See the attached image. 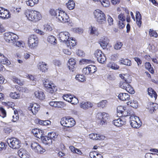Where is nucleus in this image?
Masks as SVG:
<instances>
[{"mask_svg": "<svg viewBox=\"0 0 158 158\" xmlns=\"http://www.w3.org/2000/svg\"><path fill=\"white\" fill-rule=\"evenodd\" d=\"M96 117L99 120L100 124L103 125L106 124L109 116L108 114L105 112H99L97 114Z\"/></svg>", "mask_w": 158, "mask_h": 158, "instance_id": "8", "label": "nucleus"}, {"mask_svg": "<svg viewBox=\"0 0 158 158\" xmlns=\"http://www.w3.org/2000/svg\"><path fill=\"white\" fill-rule=\"evenodd\" d=\"M149 35L151 37H154L156 38L157 37V34L156 32L152 29H150L149 30Z\"/></svg>", "mask_w": 158, "mask_h": 158, "instance_id": "46", "label": "nucleus"}, {"mask_svg": "<svg viewBox=\"0 0 158 158\" xmlns=\"http://www.w3.org/2000/svg\"><path fill=\"white\" fill-rule=\"evenodd\" d=\"M38 43V38L36 35H31L29 37L28 40V44L30 48L31 49L35 48L37 46Z\"/></svg>", "mask_w": 158, "mask_h": 158, "instance_id": "5", "label": "nucleus"}, {"mask_svg": "<svg viewBox=\"0 0 158 158\" xmlns=\"http://www.w3.org/2000/svg\"><path fill=\"white\" fill-rule=\"evenodd\" d=\"M70 102L72 104L76 105L78 103V99L76 97H72Z\"/></svg>", "mask_w": 158, "mask_h": 158, "instance_id": "53", "label": "nucleus"}, {"mask_svg": "<svg viewBox=\"0 0 158 158\" xmlns=\"http://www.w3.org/2000/svg\"><path fill=\"white\" fill-rule=\"evenodd\" d=\"M48 41L51 44L53 45H55L57 44V41L55 37L52 35H50L48 37Z\"/></svg>", "mask_w": 158, "mask_h": 158, "instance_id": "30", "label": "nucleus"}, {"mask_svg": "<svg viewBox=\"0 0 158 158\" xmlns=\"http://www.w3.org/2000/svg\"><path fill=\"white\" fill-rule=\"evenodd\" d=\"M60 10L59 9H57L56 10H55L53 9H50L49 11V12L50 15L52 16H56V18L57 15H58V13H59Z\"/></svg>", "mask_w": 158, "mask_h": 158, "instance_id": "38", "label": "nucleus"}, {"mask_svg": "<svg viewBox=\"0 0 158 158\" xmlns=\"http://www.w3.org/2000/svg\"><path fill=\"white\" fill-rule=\"evenodd\" d=\"M120 77L123 79L119 84V87L131 94L135 93L133 88L130 85L132 81L131 77L128 74H120Z\"/></svg>", "mask_w": 158, "mask_h": 158, "instance_id": "1", "label": "nucleus"}, {"mask_svg": "<svg viewBox=\"0 0 158 158\" xmlns=\"http://www.w3.org/2000/svg\"><path fill=\"white\" fill-rule=\"evenodd\" d=\"M39 106L36 103H31L28 107L29 110L31 111L34 114H35L39 110Z\"/></svg>", "mask_w": 158, "mask_h": 158, "instance_id": "16", "label": "nucleus"}, {"mask_svg": "<svg viewBox=\"0 0 158 158\" xmlns=\"http://www.w3.org/2000/svg\"><path fill=\"white\" fill-rule=\"evenodd\" d=\"M38 123L39 124L44 126H48L51 124V122L49 120H41L38 119Z\"/></svg>", "mask_w": 158, "mask_h": 158, "instance_id": "37", "label": "nucleus"}, {"mask_svg": "<svg viewBox=\"0 0 158 158\" xmlns=\"http://www.w3.org/2000/svg\"><path fill=\"white\" fill-rule=\"evenodd\" d=\"M25 15L28 20L34 22L39 21L41 18L40 13L35 10L28 11L26 13Z\"/></svg>", "mask_w": 158, "mask_h": 158, "instance_id": "2", "label": "nucleus"}, {"mask_svg": "<svg viewBox=\"0 0 158 158\" xmlns=\"http://www.w3.org/2000/svg\"><path fill=\"white\" fill-rule=\"evenodd\" d=\"M70 34L67 31H63L60 32L57 35V37L61 42L66 43L68 40L69 39Z\"/></svg>", "mask_w": 158, "mask_h": 158, "instance_id": "11", "label": "nucleus"}, {"mask_svg": "<svg viewBox=\"0 0 158 158\" xmlns=\"http://www.w3.org/2000/svg\"><path fill=\"white\" fill-rule=\"evenodd\" d=\"M99 42L101 46L103 49H105L109 44V40L107 37H103L100 39Z\"/></svg>", "mask_w": 158, "mask_h": 158, "instance_id": "20", "label": "nucleus"}, {"mask_svg": "<svg viewBox=\"0 0 158 158\" xmlns=\"http://www.w3.org/2000/svg\"><path fill=\"white\" fill-rule=\"evenodd\" d=\"M73 96L71 94H66L64 95L63 99L68 102H70Z\"/></svg>", "mask_w": 158, "mask_h": 158, "instance_id": "47", "label": "nucleus"}, {"mask_svg": "<svg viewBox=\"0 0 158 158\" xmlns=\"http://www.w3.org/2000/svg\"><path fill=\"white\" fill-rule=\"evenodd\" d=\"M126 122L124 119L123 120L120 118L114 120L113 121V123L117 127H121L123 125L126 124Z\"/></svg>", "mask_w": 158, "mask_h": 158, "instance_id": "22", "label": "nucleus"}, {"mask_svg": "<svg viewBox=\"0 0 158 158\" xmlns=\"http://www.w3.org/2000/svg\"><path fill=\"white\" fill-rule=\"evenodd\" d=\"M118 19L119 20V21L122 22H124L125 21L126 18L123 14H120L118 16Z\"/></svg>", "mask_w": 158, "mask_h": 158, "instance_id": "54", "label": "nucleus"}, {"mask_svg": "<svg viewBox=\"0 0 158 158\" xmlns=\"http://www.w3.org/2000/svg\"><path fill=\"white\" fill-rule=\"evenodd\" d=\"M120 63L123 64L130 66L131 64V61L127 59H122L119 61Z\"/></svg>", "mask_w": 158, "mask_h": 158, "instance_id": "32", "label": "nucleus"}, {"mask_svg": "<svg viewBox=\"0 0 158 158\" xmlns=\"http://www.w3.org/2000/svg\"><path fill=\"white\" fill-rule=\"evenodd\" d=\"M56 18L62 23L68 22L69 21V16L63 10H60V12L56 16Z\"/></svg>", "mask_w": 158, "mask_h": 158, "instance_id": "14", "label": "nucleus"}, {"mask_svg": "<svg viewBox=\"0 0 158 158\" xmlns=\"http://www.w3.org/2000/svg\"><path fill=\"white\" fill-rule=\"evenodd\" d=\"M7 142L9 147L13 149H18L21 146L20 141L15 138L8 139Z\"/></svg>", "mask_w": 158, "mask_h": 158, "instance_id": "4", "label": "nucleus"}, {"mask_svg": "<svg viewBox=\"0 0 158 158\" xmlns=\"http://www.w3.org/2000/svg\"><path fill=\"white\" fill-rule=\"evenodd\" d=\"M67 6L69 10H73L75 6V3L73 0H69L66 3Z\"/></svg>", "mask_w": 158, "mask_h": 158, "instance_id": "31", "label": "nucleus"}, {"mask_svg": "<svg viewBox=\"0 0 158 158\" xmlns=\"http://www.w3.org/2000/svg\"><path fill=\"white\" fill-rule=\"evenodd\" d=\"M80 62L83 64H87L92 63V61L90 60L82 59L80 60Z\"/></svg>", "mask_w": 158, "mask_h": 158, "instance_id": "51", "label": "nucleus"}, {"mask_svg": "<svg viewBox=\"0 0 158 158\" xmlns=\"http://www.w3.org/2000/svg\"><path fill=\"white\" fill-rule=\"evenodd\" d=\"M89 137L90 139L95 140H103L105 138V136L102 135L95 133L89 134Z\"/></svg>", "mask_w": 158, "mask_h": 158, "instance_id": "19", "label": "nucleus"}, {"mask_svg": "<svg viewBox=\"0 0 158 158\" xmlns=\"http://www.w3.org/2000/svg\"><path fill=\"white\" fill-rule=\"evenodd\" d=\"M43 143L46 145H49L52 143V141L51 139H50L48 136H43L41 138Z\"/></svg>", "mask_w": 158, "mask_h": 158, "instance_id": "29", "label": "nucleus"}, {"mask_svg": "<svg viewBox=\"0 0 158 158\" xmlns=\"http://www.w3.org/2000/svg\"><path fill=\"white\" fill-rule=\"evenodd\" d=\"M38 69L42 72H45L47 71L48 67L46 64L44 62H40L38 64Z\"/></svg>", "mask_w": 158, "mask_h": 158, "instance_id": "23", "label": "nucleus"}, {"mask_svg": "<svg viewBox=\"0 0 158 158\" xmlns=\"http://www.w3.org/2000/svg\"><path fill=\"white\" fill-rule=\"evenodd\" d=\"M89 67L90 74L93 73L96 71L97 68L95 66L91 65H89Z\"/></svg>", "mask_w": 158, "mask_h": 158, "instance_id": "49", "label": "nucleus"}, {"mask_svg": "<svg viewBox=\"0 0 158 158\" xmlns=\"http://www.w3.org/2000/svg\"><path fill=\"white\" fill-rule=\"evenodd\" d=\"M147 108L150 113H153L158 108V104L156 103L149 102L147 105Z\"/></svg>", "mask_w": 158, "mask_h": 158, "instance_id": "17", "label": "nucleus"}, {"mask_svg": "<svg viewBox=\"0 0 158 158\" xmlns=\"http://www.w3.org/2000/svg\"><path fill=\"white\" fill-rule=\"evenodd\" d=\"M35 97L39 99L43 100L45 98V95L43 92L41 90H38L35 92Z\"/></svg>", "mask_w": 158, "mask_h": 158, "instance_id": "25", "label": "nucleus"}, {"mask_svg": "<svg viewBox=\"0 0 158 158\" xmlns=\"http://www.w3.org/2000/svg\"><path fill=\"white\" fill-rule=\"evenodd\" d=\"M43 134V131L41 130H39L38 132H37V133L35 137L39 139L41 138H41L43 137L42 136Z\"/></svg>", "mask_w": 158, "mask_h": 158, "instance_id": "57", "label": "nucleus"}, {"mask_svg": "<svg viewBox=\"0 0 158 158\" xmlns=\"http://www.w3.org/2000/svg\"><path fill=\"white\" fill-rule=\"evenodd\" d=\"M75 64L76 62L74 59L73 58L69 59L68 64L69 69L73 72L74 71L73 69L75 68L74 66H75Z\"/></svg>", "mask_w": 158, "mask_h": 158, "instance_id": "27", "label": "nucleus"}, {"mask_svg": "<svg viewBox=\"0 0 158 158\" xmlns=\"http://www.w3.org/2000/svg\"><path fill=\"white\" fill-rule=\"evenodd\" d=\"M76 41L73 38H70L68 40V43L65 44H67L68 47L71 49L76 45Z\"/></svg>", "mask_w": 158, "mask_h": 158, "instance_id": "26", "label": "nucleus"}, {"mask_svg": "<svg viewBox=\"0 0 158 158\" xmlns=\"http://www.w3.org/2000/svg\"><path fill=\"white\" fill-rule=\"evenodd\" d=\"M31 147L35 152L42 154L45 151V150L38 143L32 142L31 144Z\"/></svg>", "mask_w": 158, "mask_h": 158, "instance_id": "13", "label": "nucleus"}, {"mask_svg": "<svg viewBox=\"0 0 158 158\" xmlns=\"http://www.w3.org/2000/svg\"><path fill=\"white\" fill-rule=\"evenodd\" d=\"M100 2L104 7H107L109 6V2L107 0H100Z\"/></svg>", "mask_w": 158, "mask_h": 158, "instance_id": "48", "label": "nucleus"}, {"mask_svg": "<svg viewBox=\"0 0 158 158\" xmlns=\"http://www.w3.org/2000/svg\"><path fill=\"white\" fill-rule=\"evenodd\" d=\"M6 116V112L2 107L0 108V116L4 118Z\"/></svg>", "mask_w": 158, "mask_h": 158, "instance_id": "50", "label": "nucleus"}, {"mask_svg": "<svg viewBox=\"0 0 158 158\" xmlns=\"http://www.w3.org/2000/svg\"><path fill=\"white\" fill-rule=\"evenodd\" d=\"M13 44L15 46L20 48H24L25 45L24 43L22 41H16L15 44Z\"/></svg>", "mask_w": 158, "mask_h": 158, "instance_id": "39", "label": "nucleus"}, {"mask_svg": "<svg viewBox=\"0 0 158 158\" xmlns=\"http://www.w3.org/2000/svg\"><path fill=\"white\" fill-rule=\"evenodd\" d=\"M44 30L46 31H50L52 30V27L48 24H46L44 26Z\"/></svg>", "mask_w": 158, "mask_h": 158, "instance_id": "60", "label": "nucleus"}, {"mask_svg": "<svg viewBox=\"0 0 158 158\" xmlns=\"http://www.w3.org/2000/svg\"><path fill=\"white\" fill-rule=\"evenodd\" d=\"M97 152L96 151L91 152L89 153V156L90 158H96Z\"/></svg>", "mask_w": 158, "mask_h": 158, "instance_id": "59", "label": "nucleus"}, {"mask_svg": "<svg viewBox=\"0 0 158 158\" xmlns=\"http://www.w3.org/2000/svg\"><path fill=\"white\" fill-rule=\"evenodd\" d=\"M76 79L80 82H83L85 79V76L82 75L78 74L76 76Z\"/></svg>", "mask_w": 158, "mask_h": 158, "instance_id": "42", "label": "nucleus"}, {"mask_svg": "<svg viewBox=\"0 0 158 158\" xmlns=\"http://www.w3.org/2000/svg\"><path fill=\"white\" fill-rule=\"evenodd\" d=\"M10 96L12 98L15 99H17L19 98L20 95L19 94L17 93L16 92L11 93L10 94Z\"/></svg>", "mask_w": 158, "mask_h": 158, "instance_id": "45", "label": "nucleus"}, {"mask_svg": "<svg viewBox=\"0 0 158 158\" xmlns=\"http://www.w3.org/2000/svg\"><path fill=\"white\" fill-rule=\"evenodd\" d=\"M0 62L3 64L6 65V66L9 65L10 64V61L4 56V58H2V60H0Z\"/></svg>", "mask_w": 158, "mask_h": 158, "instance_id": "43", "label": "nucleus"}, {"mask_svg": "<svg viewBox=\"0 0 158 158\" xmlns=\"http://www.w3.org/2000/svg\"><path fill=\"white\" fill-rule=\"evenodd\" d=\"M43 134V131L41 130H39L38 132H37V133L35 137L39 139L41 138H41L43 137L42 136Z\"/></svg>", "mask_w": 158, "mask_h": 158, "instance_id": "58", "label": "nucleus"}, {"mask_svg": "<svg viewBox=\"0 0 158 158\" xmlns=\"http://www.w3.org/2000/svg\"><path fill=\"white\" fill-rule=\"evenodd\" d=\"M148 93L151 98H154L156 99L157 97V94L156 92L151 88H149L148 89Z\"/></svg>", "mask_w": 158, "mask_h": 158, "instance_id": "28", "label": "nucleus"}, {"mask_svg": "<svg viewBox=\"0 0 158 158\" xmlns=\"http://www.w3.org/2000/svg\"><path fill=\"white\" fill-rule=\"evenodd\" d=\"M125 108L122 106H120L118 107L117 109V112L118 113H121L122 114L126 110Z\"/></svg>", "mask_w": 158, "mask_h": 158, "instance_id": "55", "label": "nucleus"}, {"mask_svg": "<svg viewBox=\"0 0 158 158\" xmlns=\"http://www.w3.org/2000/svg\"><path fill=\"white\" fill-rule=\"evenodd\" d=\"M130 119V124L133 128H137L141 126L142 123L138 117L134 115H131Z\"/></svg>", "mask_w": 158, "mask_h": 158, "instance_id": "9", "label": "nucleus"}, {"mask_svg": "<svg viewBox=\"0 0 158 158\" xmlns=\"http://www.w3.org/2000/svg\"><path fill=\"white\" fill-rule=\"evenodd\" d=\"M127 104L130 105L132 107L136 108L138 107V103L136 100L133 101V102H127Z\"/></svg>", "mask_w": 158, "mask_h": 158, "instance_id": "44", "label": "nucleus"}, {"mask_svg": "<svg viewBox=\"0 0 158 158\" xmlns=\"http://www.w3.org/2000/svg\"><path fill=\"white\" fill-rule=\"evenodd\" d=\"M94 14L96 20L99 24H104L106 22L105 15L101 10H96L94 11Z\"/></svg>", "mask_w": 158, "mask_h": 158, "instance_id": "3", "label": "nucleus"}, {"mask_svg": "<svg viewBox=\"0 0 158 158\" xmlns=\"http://www.w3.org/2000/svg\"><path fill=\"white\" fill-rule=\"evenodd\" d=\"M80 107L84 110H87L92 108L93 105L90 102H82L80 104Z\"/></svg>", "mask_w": 158, "mask_h": 158, "instance_id": "21", "label": "nucleus"}, {"mask_svg": "<svg viewBox=\"0 0 158 158\" xmlns=\"http://www.w3.org/2000/svg\"><path fill=\"white\" fill-rule=\"evenodd\" d=\"M48 136L50 139H51L52 140H54L58 136V135L54 132H50L48 134Z\"/></svg>", "mask_w": 158, "mask_h": 158, "instance_id": "40", "label": "nucleus"}, {"mask_svg": "<svg viewBox=\"0 0 158 158\" xmlns=\"http://www.w3.org/2000/svg\"><path fill=\"white\" fill-rule=\"evenodd\" d=\"M118 98L122 101H128L130 99L129 94L127 93H120L118 95Z\"/></svg>", "mask_w": 158, "mask_h": 158, "instance_id": "24", "label": "nucleus"}, {"mask_svg": "<svg viewBox=\"0 0 158 158\" xmlns=\"http://www.w3.org/2000/svg\"><path fill=\"white\" fill-rule=\"evenodd\" d=\"M18 154L19 156L21 158H29L30 154L25 150L20 149L18 152Z\"/></svg>", "mask_w": 158, "mask_h": 158, "instance_id": "18", "label": "nucleus"}, {"mask_svg": "<svg viewBox=\"0 0 158 158\" xmlns=\"http://www.w3.org/2000/svg\"><path fill=\"white\" fill-rule=\"evenodd\" d=\"M145 68L148 69L151 73L153 74L154 73L153 69L151 66V65L149 62H146L145 64Z\"/></svg>", "mask_w": 158, "mask_h": 158, "instance_id": "33", "label": "nucleus"}, {"mask_svg": "<svg viewBox=\"0 0 158 158\" xmlns=\"http://www.w3.org/2000/svg\"><path fill=\"white\" fill-rule=\"evenodd\" d=\"M125 25V24L124 23V22L118 21V26L120 29H123V28L124 27Z\"/></svg>", "mask_w": 158, "mask_h": 158, "instance_id": "63", "label": "nucleus"}, {"mask_svg": "<svg viewBox=\"0 0 158 158\" xmlns=\"http://www.w3.org/2000/svg\"><path fill=\"white\" fill-rule=\"evenodd\" d=\"M34 31L37 33L41 35H43L44 34V32L38 29H34Z\"/></svg>", "mask_w": 158, "mask_h": 158, "instance_id": "61", "label": "nucleus"}, {"mask_svg": "<svg viewBox=\"0 0 158 158\" xmlns=\"http://www.w3.org/2000/svg\"><path fill=\"white\" fill-rule=\"evenodd\" d=\"M109 66L111 69L114 70L117 69L119 68V66L114 63L109 64Z\"/></svg>", "mask_w": 158, "mask_h": 158, "instance_id": "56", "label": "nucleus"}, {"mask_svg": "<svg viewBox=\"0 0 158 158\" xmlns=\"http://www.w3.org/2000/svg\"><path fill=\"white\" fill-rule=\"evenodd\" d=\"M89 30L90 34L91 35H97L98 34L97 29L94 27L91 26L89 27Z\"/></svg>", "mask_w": 158, "mask_h": 158, "instance_id": "35", "label": "nucleus"}, {"mask_svg": "<svg viewBox=\"0 0 158 158\" xmlns=\"http://www.w3.org/2000/svg\"><path fill=\"white\" fill-rule=\"evenodd\" d=\"M108 22L109 25H111L113 24V19L110 16L108 15Z\"/></svg>", "mask_w": 158, "mask_h": 158, "instance_id": "62", "label": "nucleus"}, {"mask_svg": "<svg viewBox=\"0 0 158 158\" xmlns=\"http://www.w3.org/2000/svg\"><path fill=\"white\" fill-rule=\"evenodd\" d=\"M13 81L15 83H16L19 85L20 84V80L18 79L16 77H12V79Z\"/></svg>", "mask_w": 158, "mask_h": 158, "instance_id": "64", "label": "nucleus"}, {"mask_svg": "<svg viewBox=\"0 0 158 158\" xmlns=\"http://www.w3.org/2000/svg\"><path fill=\"white\" fill-rule=\"evenodd\" d=\"M4 39L7 42L15 44L17 40L18 36L15 34L10 32L5 33L4 34Z\"/></svg>", "mask_w": 158, "mask_h": 158, "instance_id": "6", "label": "nucleus"}, {"mask_svg": "<svg viewBox=\"0 0 158 158\" xmlns=\"http://www.w3.org/2000/svg\"><path fill=\"white\" fill-rule=\"evenodd\" d=\"M10 15L8 10L0 7V18L2 19H8L10 17Z\"/></svg>", "mask_w": 158, "mask_h": 158, "instance_id": "15", "label": "nucleus"}, {"mask_svg": "<svg viewBox=\"0 0 158 158\" xmlns=\"http://www.w3.org/2000/svg\"><path fill=\"white\" fill-rule=\"evenodd\" d=\"M44 86L46 88L48 92L52 94L56 91L57 89L55 85L48 80L46 79L44 82Z\"/></svg>", "mask_w": 158, "mask_h": 158, "instance_id": "10", "label": "nucleus"}, {"mask_svg": "<svg viewBox=\"0 0 158 158\" xmlns=\"http://www.w3.org/2000/svg\"><path fill=\"white\" fill-rule=\"evenodd\" d=\"M94 55L99 63L102 64L106 61V58L105 56L101 51L99 50H97L95 51Z\"/></svg>", "mask_w": 158, "mask_h": 158, "instance_id": "12", "label": "nucleus"}, {"mask_svg": "<svg viewBox=\"0 0 158 158\" xmlns=\"http://www.w3.org/2000/svg\"><path fill=\"white\" fill-rule=\"evenodd\" d=\"M107 102L106 100H102L97 104L98 107L100 108H105L107 104Z\"/></svg>", "mask_w": 158, "mask_h": 158, "instance_id": "34", "label": "nucleus"}, {"mask_svg": "<svg viewBox=\"0 0 158 158\" xmlns=\"http://www.w3.org/2000/svg\"><path fill=\"white\" fill-rule=\"evenodd\" d=\"M38 1L39 0H28L26 1V3L27 5L33 6L38 3Z\"/></svg>", "mask_w": 158, "mask_h": 158, "instance_id": "36", "label": "nucleus"}, {"mask_svg": "<svg viewBox=\"0 0 158 158\" xmlns=\"http://www.w3.org/2000/svg\"><path fill=\"white\" fill-rule=\"evenodd\" d=\"M60 123L64 126L68 127H71L75 125V122L73 118H68L64 117L62 118Z\"/></svg>", "mask_w": 158, "mask_h": 158, "instance_id": "7", "label": "nucleus"}, {"mask_svg": "<svg viewBox=\"0 0 158 158\" xmlns=\"http://www.w3.org/2000/svg\"><path fill=\"white\" fill-rule=\"evenodd\" d=\"M123 45V44L122 42H118L114 44V49L116 50H120L121 48Z\"/></svg>", "mask_w": 158, "mask_h": 158, "instance_id": "41", "label": "nucleus"}, {"mask_svg": "<svg viewBox=\"0 0 158 158\" xmlns=\"http://www.w3.org/2000/svg\"><path fill=\"white\" fill-rule=\"evenodd\" d=\"M82 72L84 74H90L89 69V66L83 69Z\"/></svg>", "mask_w": 158, "mask_h": 158, "instance_id": "52", "label": "nucleus"}]
</instances>
